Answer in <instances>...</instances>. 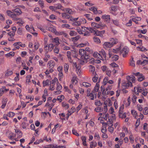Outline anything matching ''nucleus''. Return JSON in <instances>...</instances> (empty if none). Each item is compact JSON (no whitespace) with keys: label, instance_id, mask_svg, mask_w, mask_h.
<instances>
[{"label":"nucleus","instance_id":"obj_1","mask_svg":"<svg viewBox=\"0 0 148 148\" xmlns=\"http://www.w3.org/2000/svg\"><path fill=\"white\" fill-rule=\"evenodd\" d=\"M99 88V84L98 82H97L92 92L89 94L88 93L87 94V96L90 97L91 100H94L96 98L97 92L98 91Z\"/></svg>","mask_w":148,"mask_h":148},{"label":"nucleus","instance_id":"obj_2","mask_svg":"<svg viewBox=\"0 0 148 148\" xmlns=\"http://www.w3.org/2000/svg\"><path fill=\"white\" fill-rule=\"evenodd\" d=\"M79 55L81 56V58L82 59L87 60L89 59V54L88 53H87L85 50L80 49H79Z\"/></svg>","mask_w":148,"mask_h":148},{"label":"nucleus","instance_id":"obj_3","mask_svg":"<svg viewBox=\"0 0 148 148\" xmlns=\"http://www.w3.org/2000/svg\"><path fill=\"white\" fill-rule=\"evenodd\" d=\"M6 13L8 16H10L14 20L17 21L18 19V18L16 16V14H15L14 12H12L10 10H7L6 11Z\"/></svg>","mask_w":148,"mask_h":148},{"label":"nucleus","instance_id":"obj_4","mask_svg":"<svg viewBox=\"0 0 148 148\" xmlns=\"http://www.w3.org/2000/svg\"><path fill=\"white\" fill-rule=\"evenodd\" d=\"M124 108V105H122L120 107L119 111V116L120 118L122 119L125 118L126 117V113H123Z\"/></svg>","mask_w":148,"mask_h":148},{"label":"nucleus","instance_id":"obj_5","mask_svg":"<svg viewBox=\"0 0 148 148\" xmlns=\"http://www.w3.org/2000/svg\"><path fill=\"white\" fill-rule=\"evenodd\" d=\"M112 115L111 117H110L109 116L108 114L107 113L105 114L104 116L103 117V118L106 120H107V119L108 118L109 122L111 123L113 122V121L115 120L116 117L114 114H112Z\"/></svg>","mask_w":148,"mask_h":148},{"label":"nucleus","instance_id":"obj_6","mask_svg":"<svg viewBox=\"0 0 148 148\" xmlns=\"http://www.w3.org/2000/svg\"><path fill=\"white\" fill-rule=\"evenodd\" d=\"M103 48L106 49L108 48H110L113 46L112 43L108 42H104L103 45Z\"/></svg>","mask_w":148,"mask_h":148},{"label":"nucleus","instance_id":"obj_7","mask_svg":"<svg viewBox=\"0 0 148 148\" xmlns=\"http://www.w3.org/2000/svg\"><path fill=\"white\" fill-rule=\"evenodd\" d=\"M91 26L94 28H100L101 27H104L105 26V25L102 24H98L95 22H92L91 24Z\"/></svg>","mask_w":148,"mask_h":148},{"label":"nucleus","instance_id":"obj_8","mask_svg":"<svg viewBox=\"0 0 148 148\" xmlns=\"http://www.w3.org/2000/svg\"><path fill=\"white\" fill-rule=\"evenodd\" d=\"M121 51V52L123 53V57H125L129 52V48L126 47H125L123 48L122 50Z\"/></svg>","mask_w":148,"mask_h":148},{"label":"nucleus","instance_id":"obj_9","mask_svg":"<svg viewBox=\"0 0 148 148\" xmlns=\"http://www.w3.org/2000/svg\"><path fill=\"white\" fill-rule=\"evenodd\" d=\"M55 64V62L53 60H51L48 62L47 66L49 69H53Z\"/></svg>","mask_w":148,"mask_h":148},{"label":"nucleus","instance_id":"obj_10","mask_svg":"<svg viewBox=\"0 0 148 148\" xmlns=\"http://www.w3.org/2000/svg\"><path fill=\"white\" fill-rule=\"evenodd\" d=\"M55 34L57 36L63 35V36L66 37L68 38L69 36L65 32V31H56L55 32Z\"/></svg>","mask_w":148,"mask_h":148},{"label":"nucleus","instance_id":"obj_11","mask_svg":"<svg viewBox=\"0 0 148 148\" xmlns=\"http://www.w3.org/2000/svg\"><path fill=\"white\" fill-rule=\"evenodd\" d=\"M132 86V83L131 82H127L123 83L122 85L123 88H127L129 87Z\"/></svg>","mask_w":148,"mask_h":148},{"label":"nucleus","instance_id":"obj_12","mask_svg":"<svg viewBox=\"0 0 148 148\" xmlns=\"http://www.w3.org/2000/svg\"><path fill=\"white\" fill-rule=\"evenodd\" d=\"M135 79V77L133 75L127 76V79L128 82H132L133 83H134Z\"/></svg>","mask_w":148,"mask_h":148},{"label":"nucleus","instance_id":"obj_13","mask_svg":"<svg viewBox=\"0 0 148 148\" xmlns=\"http://www.w3.org/2000/svg\"><path fill=\"white\" fill-rule=\"evenodd\" d=\"M99 54L100 55L101 57L103 58L104 60V59H106V54L105 51L103 49H102L99 51Z\"/></svg>","mask_w":148,"mask_h":148},{"label":"nucleus","instance_id":"obj_14","mask_svg":"<svg viewBox=\"0 0 148 148\" xmlns=\"http://www.w3.org/2000/svg\"><path fill=\"white\" fill-rule=\"evenodd\" d=\"M51 83L50 84V87L49 88V90H54L55 88L54 87L55 85V82L54 80H52L51 82H50Z\"/></svg>","mask_w":148,"mask_h":148},{"label":"nucleus","instance_id":"obj_15","mask_svg":"<svg viewBox=\"0 0 148 148\" xmlns=\"http://www.w3.org/2000/svg\"><path fill=\"white\" fill-rule=\"evenodd\" d=\"M67 56L69 61L71 63L73 62V60L71 58V53L70 51H68L67 52Z\"/></svg>","mask_w":148,"mask_h":148},{"label":"nucleus","instance_id":"obj_16","mask_svg":"<svg viewBox=\"0 0 148 148\" xmlns=\"http://www.w3.org/2000/svg\"><path fill=\"white\" fill-rule=\"evenodd\" d=\"M8 101V99L7 98H4L3 99L2 101V105L1 106L2 109H3L5 107Z\"/></svg>","mask_w":148,"mask_h":148},{"label":"nucleus","instance_id":"obj_17","mask_svg":"<svg viewBox=\"0 0 148 148\" xmlns=\"http://www.w3.org/2000/svg\"><path fill=\"white\" fill-rule=\"evenodd\" d=\"M61 15L63 18L66 19H69L71 17L70 15L67 14L66 13H62Z\"/></svg>","mask_w":148,"mask_h":148},{"label":"nucleus","instance_id":"obj_18","mask_svg":"<svg viewBox=\"0 0 148 148\" xmlns=\"http://www.w3.org/2000/svg\"><path fill=\"white\" fill-rule=\"evenodd\" d=\"M12 11L16 13V16L19 15L22 13L21 9L20 8H16L12 10Z\"/></svg>","mask_w":148,"mask_h":148},{"label":"nucleus","instance_id":"obj_19","mask_svg":"<svg viewBox=\"0 0 148 148\" xmlns=\"http://www.w3.org/2000/svg\"><path fill=\"white\" fill-rule=\"evenodd\" d=\"M93 56L94 57L97 58L101 60H104V59L102 57H101L100 55L99 54V53H98L97 52H94L93 54Z\"/></svg>","mask_w":148,"mask_h":148},{"label":"nucleus","instance_id":"obj_20","mask_svg":"<svg viewBox=\"0 0 148 148\" xmlns=\"http://www.w3.org/2000/svg\"><path fill=\"white\" fill-rule=\"evenodd\" d=\"M110 42L112 43L113 46L117 44L118 42L117 39L116 38L114 39L113 38H110Z\"/></svg>","mask_w":148,"mask_h":148},{"label":"nucleus","instance_id":"obj_21","mask_svg":"<svg viewBox=\"0 0 148 148\" xmlns=\"http://www.w3.org/2000/svg\"><path fill=\"white\" fill-rule=\"evenodd\" d=\"M134 90V92L136 95H138L139 92H140L142 91V90L139 87H135Z\"/></svg>","mask_w":148,"mask_h":148},{"label":"nucleus","instance_id":"obj_22","mask_svg":"<svg viewBox=\"0 0 148 148\" xmlns=\"http://www.w3.org/2000/svg\"><path fill=\"white\" fill-rule=\"evenodd\" d=\"M95 66H92L90 65L89 67V71L91 72L93 75L96 74V72H95Z\"/></svg>","mask_w":148,"mask_h":148},{"label":"nucleus","instance_id":"obj_23","mask_svg":"<svg viewBox=\"0 0 148 148\" xmlns=\"http://www.w3.org/2000/svg\"><path fill=\"white\" fill-rule=\"evenodd\" d=\"M105 33V31H96L95 32V34L97 36H99L101 37L102 36L103 34Z\"/></svg>","mask_w":148,"mask_h":148},{"label":"nucleus","instance_id":"obj_24","mask_svg":"<svg viewBox=\"0 0 148 148\" xmlns=\"http://www.w3.org/2000/svg\"><path fill=\"white\" fill-rule=\"evenodd\" d=\"M47 29L49 31L52 32H54L55 33L56 32V30L55 27L53 25H51L50 27L47 28Z\"/></svg>","mask_w":148,"mask_h":148},{"label":"nucleus","instance_id":"obj_25","mask_svg":"<svg viewBox=\"0 0 148 148\" xmlns=\"http://www.w3.org/2000/svg\"><path fill=\"white\" fill-rule=\"evenodd\" d=\"M141 19V18L140 17H136L134 18H132V21L134 22L136 24H138V21H140Z\"/></svg>","mask_w":148,"mask_h":148},{"label":"nucleus","instance_id":"obj_26","mask_svg":"<svg viewBox=\"0 0 148 148\" xmlns=\"http://www.w3.org/2000/svg\"><path fill=\"white\" fill-rule=\"evenodd\" d=\"M81 138L83 142V145L84 146H87V145L86 143V137L85 136H82Z\"/></svg>","mask_w":148,"mask_h":148},{"label":"nucleus","instance_id":"obj_27","mask_svg":"<svg viewBox=\"0 0 148 148\" xmlns=\"http://www.w3.org/2000/svg\"><path fill=\"white\" fill-rule=\"evenodd\" d=\"M77 77L76 76H73L71 80V82L73 84H76L78 82L77 80Z\"/></svg>","mask_w":148,"mask_h":148},{"label":"nucleus","instance_id":"obj_28","mask_svg":"<svg viewBox=\"0 0 148 148\" xmlns=\"http://www.w3.org/2000/svg\"><path fill=\"white\" fill-rule=\"evenodd\" d=\"M16 136V134L12 133H10L8 135V138L10 139L13 140H14V138Z\"/></svg>","mask_w":148,"mask_h":148},{"label":"nucleus","instance_id":"obj_29","mask_svg":"<svg viewBox=\"0 0 148 148\" xmlns=\"http://www.w3.org/2000/svg\"><path fill=\"white\" fill-rule=\"evenodd\" d=\"M131 113L136 119L138 118V115L137 112L135 110H133L131 111Z\"/></svg>","mask_w":148,"mask_h":148},{"label":"nucleus","instance_id":"obj_30","mask_svg":"<svg viewBox=\"0 0 148 148\" xmlns=\"http://www.w3.org/2000/svg\"><path fill=\"white\" fill-rule=\"evenodd\" d=\"M95 110L97 112H99L103 111V109L101 107L98 106L95 108Z\"/></svg>","mask_w":148,"mask_h":148},{"label":"nucleus","instance_id":"obj_31","mask_svg":"<svg viewBox=\"0 0 148 148\" xmlns=\"http://www.w3.org/2000/svg\"><path fill=\"white\" fill-rule=\"evenodd\" d=\"M97 146V143L96 142L92 141L90 144V148H95Z\"/></svg>","mask_w":148,"mask_h":148},{"label":"nucleus","instance_id":"obj_32","mask_svg":"<svg viewBox=\"0 0 148 148\" xmlns=\"http://www.w3.org/2000/svg\"><path fill=\"white\" fill-rule=\"evenodd\" d=\"M69 35L71 36H76L77 34V32L73 30H71L69 32Z\"/></svg>","mask_w":148,"mask_h":148},{"label":"nucleus","instance_id":"obj_33","mask_svg":"<svg viewBox=\"0 0 148 148\" xmlns=\"http://www.w3.org/2000/svg\"><path fill=\"white\" fill-rule=\"evenodd\" d=\"M63 11H66L67 13H69L70 14H72L73 13V11L72 9L69 8H65L64 10H63Z\"/></svg>","mask_w":148,"mask_h":148},{"label":"nucleus","instance_id":"obj_34","mask_svg":"<svg viewBox=\"0 0 148 148\" xmlns=\"http://www.w3.org/2000/svg\"><path fill=\"white\" fill-rule=\"evenodd\" d=\"M80 38V37L79 36H77L75 37H72L71 38L72 41L73 42H77Z\"/></svg>","mask_w":148,"mask_h":148},{"label":"nucleus","instance_id":"obj_35","mask_svg":"<svg viewBox=\"0 0 148 148\" xmlns=\"http://www.w3.org/2000/svg\"><path fill=\"white\" fill-rule=\"evenodd\" d=\"M112 21L113 24L115 25L119 26H120V23L119 20L117 19L112 20Z\"/></svg>","mask_w":148,"mask_h":148},{"label":"nucleus","instance_id":"obj_36","mask_svg":"<svg viewBox=\"0 0 148 148\" xmlns=\"http://www.w3.org/2000/svg\"><path fill=\"white\" fill-rule=\"evenodd\" d=\"M102 18L106 21L110 19V16L109 15H104L102 16Z\"/></svg>","mask_w":148,"mask_h":148},{"label":"nucleus","instance_id":"obj_37","mask_svg":"<svg viewBox=\"0 0 148 148\" xmlns=\"http://www.w3.org/2000/svg\"><path fill=\"white\" fill-rule=\"evenodd\" d=\"M69 68V65L68 64L65 63L64 66V71L65 73H67Z\"/></svg>","mask_w":148,"mask_h":148},{"label":"nucleus","instance_id":"obj_38","mask_svg":"<svg viewBox=\"0 0 148 148\" xmlns=\"http://www.w3.org/2000/svg\"><path fill=\"white\" fill-rule=\"evenodd\" d=\"M129 139L130 140V143L132 144L134 143V138L132 134H131L129 136Z\"/></svg>","mask_w":148,"mask_h":148},{"label":"nucleus","instance_id":"obj_39","mask_svg":"<svg viewBox=\"0 0 148 148\" xmlns=\"http://www.w3.org/2000/svg\"><path fill=\"white\" fill-rule=\"evenodd\" d=\"M71 110H72V112L71 113H68L67 114V117L68 118L70 116L72 113H74L75 111V107H72L71 108Z\"/></svg>","mask_w":148,"mask_h":148},{"label":"nucleus","instance_id":"obj_40","mask_svg":"<svg viewBox=\"0 0 148 148\" xmlns=\"http://www.w3.org/2000/svg\"><path fill=\"white\" fill-rule=\"evenodd\" d=\"M47 69L45 72V73L47 75H48L50 73H51L53 71V69Z\"/></svg>","mask_w":148,"mask_h":148},{"label":"nucleus","instance_id":"obj_41","mask_svg":"<svg viewBox=\"0 0 148 148\" xmlns=\"http://www.w3.org/2000/svg\"><path fill=\"white\" fill-rule=\"evenodd\" d=\"M145 79V77L143 74H141L138 76V80L139 81L141 82L143 80Z\"/></svg>","mask_w":148,"mask_h":148},{"label":"nucleus","instance_id":"obj_42","mask_svg":"<svg viewBox=\"0 0 148 148\" xmlns=\"http://www.w3.org/2000/svg\"><path fill=\"white\" fill-rule=\"evenodd\" d=\"M121 51V48L120 47L116 48V49H113L112 51L113 52L115 53H117L119 52H120Z\"/></svg>","mask_w":148,"mask_h":148},{"label":"nucleus","instance_id":"obj_43","mask_svg":"<svg viewBox=\"0 0 148 148\" xmlns=\"http://www.w3.org/2000/svg\"><path fill=\"white\" fill-rule=\"evenodd\" d=\"M94 75V76L92 78V80L93 82H96L97 81V79H98L97 75L96 74H95L94 75Z\"/></svg>","mask_w":148,"mask_h":148},{"label":"nucleus","instance_id":"obj_44","mask_svg":"<svg viewBox=\"0 0 148 148\" xmlns=\"http://www.w3.org/2000/svg\"><path fill=\"white\" fill-rule=\"evenodd\" d=\"M90 10L92 11L94 14L97 13V9L94 7H91L89 8Z\"/></svg>","mask_w":148,"mask_h":148},{"label":"nucleus","instance_id":"obj_45","mask_svg":"<svg viewBox=\"0 0 148 148\" xmlns=\"http://www.w3.org/2000/svg\"><path fill=\"white\" fill-rule=\"evenodd\" d=\"M49 80L47 79L45 81H44L43 82V86L45 87L46 86L49 85Z\"/></svg>","mask_w":148,"mask_h":148},{"label":"nucleus","instance_id":"obj_46","mask_svg":"<svg viewBox=\"0 0 148 148\" xmlns=\"http://www.w3.org/2000/svg\"><path fill=\"white\" fill-rule=\"evenodd\" d=\"M82 85L83 86L86 88L89 87L91 86L90 84L86 82H83L82 83Z\"/></svg>","mask_w":148,"mask_h":148},{"label":"nucleus","instance_id":"obj_47","mask_svg":"<svg viewBox=\"0 0 148 148\" xmlns=\"http://www.w3.org/2000/svg\"><path fill=\"white\" fill-rule=\"evenodd\" d=\"M148 63V58H146V59L144 60L142 62H141V65L143 66L145 65Z\"/></svg>","mask_w":148,"mask_h":148},{"label":"nucleus","instance_id":"obj_48","mask_svg":"<svg viewBox=\"0 0 148 148\" xmlns=\"http://www.w3.org/2000/svg\"><path fill=\"white\" fill-rule=\"evenodd\" d=\"M53 41L56 43V45H58L60 44L59 39L58 37L53 39Z\"/></svg>","mask_w":148,"mask_h":148},{"label":"nucleus","instance_id":"obj_49","mask_svg":"<svg viewBox=\"0 0 148 148\" xmlns=\"http://www.w3.org/2000/svg\"><path fill=\"white\" fill-rule=\"evenodd\" d=\"M95 104L97 106H100L102 105V103H101L100 101L98 99H97L95 100Z\"/></svg>","mask_w":148,"mask_h":148},{"label":"nucleus","instance_id":"obj_50","mask_svg":"<svg viewBox=\"0 0 148 148\" xmlns=\"http://www.w3.org/2000/svg\"><path fill=\"white\" fill-rule=\"evenodd\" d=\"M81 24V22L80 21H76L73 22L72 23V25L73 26H77L80 25Z\"/></svg>","mask_w":148,"mask_h":148},{"label":"nucleus","instance_id":"obj_51","mask_svg":"<svg viewBox=\"0 0 148 148\" xmlns=\"http://www.w3.org/2000/svg\"><path fill=\"white\" fill-rule=\"evenodd\" d=\"M14 55V52L13 51L10 52V53L5 54V56L8 57H9L10 56H13Z\"/></svg>","mask_w":148,"mask_h":148},{"label":"nucleus","instance_id":"obj_52","mask_svg":"<svg viewBox=\"0 0 148 148\" xmlns=\"http://www.w3.org/2000/svg\"><path fill=\"white\" fill-rule=\"evenodd\" d=\"M94 41L97 43H100V40L98 38L94 37L93 38Z\"/></svg>","mask_w":148,"mask_h":148},{"label":"nucleus","instance_id":"obj_53","mask_svg":"<svg viewBox=\"0 0 148 148\" xmlns=\"http://www.w3.org/2000/svg\"><path fill=\"white\" fill-rule=\"evenodd\" d=\"M138 110L140 111H141L143 110V106L139 104H138L137 106Z\"/></svg>","mask_w":148,"mask_h":148},{"label":"nucleus","instance_id":"obj_54","mask_svg":"<svg viewBox=\"0 0 148 148\" xmlns=\"http://www.w3.org/2000/svg\"><path fill=\"white\" fill-rule=\"evenodd\" d=\"M59 79L60 81H62L63 77V75L62 72H59L58 74Z\"/></svg>","mask_w":148,"mask_h":148},{"label":"nucleus","instance_id":"obj_55","mask_svg":"<svg viewBox=\"0 0 148 148\" xmlns=\"http://www.w3.org/2000/svg\"><path fill=\"white\" fill-rule=\"evenodd\" d=\"M130 65L132 66H135V64L134 61L133 60V58H132V60L130 61Z\"/></svg>","mask_w":148,"mask_h":148},{"label":"nucleus","instance_id":"obj_56","mask_svg":"<svg viewBox=\"0 0 148 148\" xmlns=\"http://www.w3.org/2000/svg\"><path fill=\"white\" fill-rule=\"evenodd\" d=\"M148 93V90L146 89H143L142 94L144 96H146Z\"/></svg>","mask_w":148,"mask_h":148},{"label":"nucleus","instance_id":"obj_57","mask_svg":"<svg viewBox=\"0 0 148 148\" xmlns=\"http://www.w3.org/2000/svg\"><path fill=\"white\" fill-rule=\"evenodd\" d=\"M143 113L144 115H147L148 114V108L145 107L143 110Z\"/></svg>","mask_w":148,"mask_h":148},{"label":"nucleus","instance_id":"obj_58","mask_svg":"<svg viewBox=\"0 0 148 148\" xmlns=\"http://www.w3.org/2000/svg\"><path fill=\"white\" fill-rule=\"evenodd\" d=\"M140 118H138L137 119L136 121L135 124V128H137L138 126L139 125V122L140 121Z\"/></svg>","mask_w":148,"mask_h":148},{"label":"nucleus","instance_id":"obj_59","mask_svg":"<svg viewBox=\"0 0 148 148\" xmlns=\"http://www.w3.org/2000/svg\"><path fill=\"white\" fill-rule=\"evenodd\" d=\"M15 115V113L14 112H10L7 114L8 116L10 117H12Z\"/></svg>","mask_w":148,"mask_h":148},{"label":"nucleus","instance_id":"obj_60","mask_svg":"<svg viewBox=\"0 0 148 148\" xmlns=\"http://www.w3.org/2000/svg\"><path fill=\"white\" fill-rule=\"evenodd\" d=\"M88 30L90 32L93 33L95 34V32H96V31L94 30L92 28L90 27L89 28H88Z\"/></svg>","mask_w":148,"mask_h":148},{"label":"nucleus","instance_id":"obj_61","mask_svg":"<svg viewBox=\"0 0 148 148\" xmlns=\"http://www.w3.org/2000/svg\"><path fill=\"white\" fill-rule=\"evenodd\" d=\"M57 86L56 90H60L62 89V86L58 82L57 83Z\"/></svg>","mask_w":148,"mask_h":148},{"label":"nucleus","instance_id":"obj_62","mask_svg":"<svg viewBox=\"0 0 148 148\" xmlns=\"http://www.w3.org/2000/svg\"><path fill=\"white\" fill-rule=\"evenodd\" d=\"M38 3L41 8H42L44 7V3L42 1L39 0Z\"/></svg>","mask_w":148,"mask_h":148},{"label":"nucleus","instance_id":"obj_63","mask_svg":"<svg viewBox=\"0 0 148 148\" xmlns=\"http://www.w3.org/2000/svg\"><path fill=\"white\" fill-rule=\"evenodd\" d=\"M136 99V96H135L134 95H133L132 97V100L134 103H135Z\"/></svg>","mask_w":148,"mask_h":148},{"label":"nucleus","instance_id":"obj_64","mask_svg":"<svg viewBox=\"0 0 148 148\" xmlns=\"http://www.w3.org/2000/svg\"><path fill=\"white\" fill-rule=\"evenodd\" d=\"M55 147V145L51 144L46 146L45 147V148H54Z\"/></svg>","mask_w":148,"mask_h":148}]
</instances>
